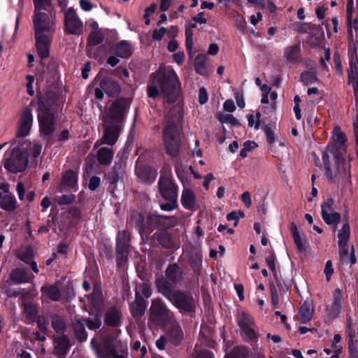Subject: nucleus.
<instances>
[{
	"label": "nucleus",
	"instance_id": "f257e3e1",
	"mask_svg": "<svg viewBox=\"0 0 358 358\" xmlns=\"http://www.w3.org/2000/svg\"><path fill=\"white\" fill-rule=\"evenodd\" d=\"M180 88V82L176 73L171 69L164 70L162 68L153 75L152 82L148 87V96L156 98L162 95L167 104L176 101Z\"/></svg>",
	"mask_w": 358,
	"mask_h": 358
},
{
	"label": "nucleus",
	"instance_id": "f03ea898",
	"mask_svg": "<svg viewBox=\"0 0 358 358\" xmlns=\"http://www.w3.org/2000/svg\"><path fill=\"white\" fill-rule=\"evenodd\" d=\"M334 147L327 149L323 154V161L327 169V176L332 180L343 166V155L346 150L347 138L338 126L334 127L332 131Z\"/></svg>",
	"mask_w": 358,
	"mask_h": 358
},
{
	"label": "nucleus",
	"instance_id": "7ed1b4c3",
	"mask_svg": "<svg viewBox=\"0 0 358 358\" xmlns=\"http://www.w3.org/2000/svg\"><path fill=\"white\" fill-rule=\"evenodd\" d=\"M150 320L157 325L169 329V338L175 345H179L183 339V333L173 314L166 308L161 300L152 301L150 307Z\"/></svg>",
	"mask_w": 358,
	"mask_h": 358
},
{
	"label": "nucleus",
	"instance_id": "20e7f679",
	"mask_svg": "<svg viewBox=\"0 0 358 358\" xmlns=\"http://www.w3.org/2000/svg\"><path fill=\"white\" fill-rule=\"evenodd\" d=\"M91 345L98 358H127L126 343L117 338H107L100 346L96 345L95 339H92Z\"/></svg>",
	"mask_w": 358,
	"mask_h": 358
},
{
	"label": "nucleus",
	"instance_id": "39448f33",
	"mask_svg": "<svg viewBox=\"0 0 358 358\" xmlns=\"http://www.w3.org/2000/svg\"><path fill=\"white\" fill-rule=\"evenodd\" d=\"M33 22L36 34L53 35L56 24L55 11L53 9L35 10Z\"/></svg>",
	"mask_w": 358,
	"mask_h": 358
},
{
	"label": "nucleus",
	"instance_id": "423d86ee",
	"mask_svg": "<svg viewBox=\"0 0 358 358\" xmlns=\"http://www.w3.org/2000/svg\"><path fill=\"white\" fill-rule=\"evenodd\" d=\"M27 159L17 148H10L4 154L3 164L9 172L17 173L24 171L27 166Z\"/></svg>",
	"mask_w": 358,
	"mask_h": 358
},
{
	"label": "nucleus",
	"instance_id": "0eeeda50",
	"mask_svg": "<svg viewBox=\"0 0 358 358\" xmlns=\"http://www.w3.org/2000/svg\"><path fill=\"white\" fill-rule=\"evenodd\" d=\"M38 120L41 136H50L55 131V116L51 109L45 106L43 98L38 101Z\"/></svg>",
	"mask_w": 358,
	"mask_h": 358
},
{
	"label": "nucleus",
	"instance_id": "6e6552de",
	"mask_svg": "<svg viewBox=\"0 0 358 358\" xmlns=\"http://www.w3.org/2000/svg\"><path fill=\"white\" fill-rule=\"evenodd\" d=\"M347 17L350 43L356 52L358 47V0H357V9L353 6V0H348Z\"/></svg>",
	"mask_w": 358,
	"mask_h": 358
},
{
	"label": "nucleus",
	"instance_id": "1a4fd4ad",
	"mask_svg": "<svg viewBox=\"0 0 358 358\" xmlns=\"http://www.w3.org/2000/svg\"><path fill=\"white\" fill-rule=\"evenodd\" d=\"M164 140L167 153L172 157L176 156L180 150V138L175 123L165 128Z\"/></svg>",
	"mask_w": 358,
	"mask_h": 358
},
{
	"label": "nucleus",
	"instance_id": "9d476101",
	"mask_svg": "<svg viewBox=\"0 0 358 358\" xmlns=\"http://www.w3.org/2000/svg\"><path fill=\"white\" fill-rule=\"evenodd\" d=\"M169 300L180 313H191L196 306V302L192 296L179 291L173 292Z\"/></svg>",
	"mask_w": 358,
	"mask_h": 358
},
{
	"label": "nucleus",
	"instance_id": "9b49d317",
	"mask_svg": "<svg viewBox=\"0 0 358 358\" xmlns=\"http://www.w3.org/2000/svg\"><path fill=\"white\" fill-rule=\"evenodd\" d=\"M238 322L241 334L244 339L252 340L256 337V327L250 315L245 312L239 313Z\"/></svg>",
	"mask_w": 358,
	"mask_h": 358
},
{
	"label": "nucleus",
	"instance_id": "f8f14e48",
	"mask_svg": "<svg viewBox=\"0 0 358 358\" xmlns=\"http://www.w3.org/2000/svg\"><path fill=\"white\" fill-rule=\"evenodd\" d=\"M264 131L266 135L268 150L272 156L276 158L282 157L287 151V147L284 142L277 140L273 131L271 128L266 127Z\"/></svg>",
	"mask_w": 358,
	"mask_h": 358
},
{
	"label": "nucleus",
	"instance_id": "ddd939ff",
	"mask_svg": "<svg viewBox=\"0 0 358 358\" xmlns=\"http://www.w3.org/2000/svg\"><path fill=\"white\" fill-rule=\"evenodd\" d=\"M105 132L101 141H96L94 144V147L97 148L101 144H107L109 145H114L117 138L119 129L120 127V124L110 123L108 121H104Z\"/></svg>",
	"mask_w": 358,
	"mask_h": 358
},
{
	"label": "nucleus",
	"instance_id": "4468645a",
	"mask_svg": "<svg viewBox=\"0 0 358 358\" xmlns=\"http://www.w3.org/2000/svg\"><path fill=\"white\" fill-rule=\"evenodd\" d=\"M343 303L342 292L340 289H336L332 293V302L326 306L327 317L333 320L341 313Z\"/></svg>",
	"mask_w": 358,
	"mask_h": 358
},
{
	"label": "nucleus",
	"instance_id": "2eb2a0df",
	"mask_svg": "<svg viewBox=\"0 0 358 358\" xmlns=\"http://www.w3.org/2000/svg\"><path fill=\"white\" fill-rule=\"evenodd\" d=\"M334 201L332 199H328L322 206V216L327 224H337L340 222L341 215L334 212L333 209Z\"/></svg>",
	"mask_w": 358,
	"mask_h": 358
},
{
	"label": "nucleus",
	"instance_id": "dca6fc26",
	"mask_svg": "<svg viewBox=\"0 0 358 358\" xmlns=\"http://www.w3.org/2000/svg\"><path fill=\"white\" fill-rule=\"evenodd\" d=\"M33 124L31 110L24 108L21 112L19 122L17 134L20 136H26L29 134Z\"/></svg>",
	"mask_w": 358,
	"mask_h": 358
},
{
	"label": "nucleus",
	"instance_id": "f3484780",
	"mask_svg": "<svg viewBox=\"0 0 358 358\" xmlns=\"http://www.w3.org/2000/svg\"><path fill=\"white\" fill-rule=\"evenodd\" d=\"M52 35L37 34L35 33L36 48L39 57L45 59L49 57L50 46Z\"/></svg>",
	"mask_w": 358,
	"mask_h": 358
},
{
	"label": "nucleus",
	"instance_id": "a211bd4d",
	"mask_svg": "<svg viewBox=\"0 0 358 358\" xmlns=\"http://www.w3.org/2000/svg\"><path fill=\"white\" fill-rule=\"evenodd\" d=\"M159 192L164 199H177V189L172 180L168 177H162L159 182Z\"/></svg>",
	"mask_w": 358,
	"mask_h": 358
},
{
	"label": "nucleus",
	"instance_id": "6ab92c4d",
	"mask_svg": "<svg viewBox=\"0 0 358 358\" xmlns=\"http://www.w3.org/2000/svg\"><path fill=\"white\" fill-rule=\"evenodd\" d=\"M65 26L66 31L73 34H78L82 27L81 21L72 8H69L65 13Z\"/></svg>",
	"mask_w": 358,
	"mask_h": 358
},
{
	"label": "nucleus",
	"instance_id": "aec40b11",
	"mask_svg": "<svg viewBox=\"0 0 358 358\" xmlns=\"http://www.w3.org/2000/svg\"><path fill=\"white\" fill-rule=\"evenodd\" d=\"M117 250L121 255L118 264L121 265L126 260V255L129 248V234L127 231L120 232L117 236Z\"/></svg>",
	"mask_w": 358,
	"mask_h": 358
},
{
	"label": "nucleus",
	"instance_id": "412c9836",
	"mask_svg": "<svg viewBox=\"0 0 358 358\" xmlns=\"http://www.w3.org/2000/svg\"><path fill=\"white\" fill-rule=\"evenodd\" d=\"M126 110V106L123 103L120 101L115 102L110 108L109 120L107 121L110 123L120 124L124 117Z\"/></svg>",
	"mask_w": 358,
	"mask_h": 358
},
{
	"label": "nucleus",
	"instance_id": "4be33fe9",
	"mask_svg": "<svg viewBox=\"0 0 358 358\" xmlns=\"http://www.w3.org/2000/svg\"><path fill=\"white\" fill-rule=\"evenodd\" d=\"M181 203L186 209L195 211L199 208V203L194 193L189 189H184L181 196Z\"/></svg>",
	"mask_w": 358,
	"mask_h": 358
},
{
	"label": "nucleus",
	"instance_id": "5701e85b",
	"mask_svg": "<svg viewBox=\"0 0 358 358\" xmlns=\"http://www.w3.org/2000/svg\"><path fill=\"white\" fill-rule=\"evenodd\" d=\"M291 231L296 248L300 252L306 251L308 244L303 234L299 230L297 225L292 222L291 224Z\"/></svg>",
	"mask_w": 358,
	"mask_h": 358
},
{
	"label": "nucleus",
	"instance_id": "b1692460",
	"mask_svg": "<svg viewBox=\"0 0 358 358\" xmlns=\"http://www.w3.org/2000/svg\"><path fill=\"white\" fill-rule=\"evenodd\" d=\"M357 58H352L348 70L349 82L352 84L356 104L358 106V70L356 66Z\"/></svg>",
	"mask_w": 358,
	"mask_h": 358
},
{
	"label": "nucleus",
	"instance_id": "393cba45",
	"mask_svg": "<svg viewBox=\"0 0 358 358\" xmlns=\"http://www.w3.org/2000/svg\"><path fill=\"white\" fill-rule=\"evenodd\" d=\"M339 248L340 260L343 264L352 266L356 263V257L355 254L354 246H351L350 252L349 253L348 246L345 245Z\"/></svg>",
	"mask_w": 358,
	"mask_h": 358
},
{
	"label": "nucleus",
	"instance_id": "a878e982",
	"mask_svg": "<svg viewBox=\"0 0 358 358\" xmlns=\"http://www.w3.org/2000/svg\"><path fill=\"white\" fill-rule=\"evenodd\" d=\"M101 87L104 90L105 93L109 96H115L120 91L119 85L108 78H104L101 80Z\"/></svg>",
	"mask_w": 358,
	"mask_h": 358
},
{
	"label": "nucleus",
	"instance_id": "bb28decb",
	"mask_svg": "<svg viewBox=\"0 0 358 358\" xmlns=\"http://www.w3.org/2000/svg\"><path fill=\"white\" fill-rule=\"evenodd\" d=\"M55 350L58 355H64L71 345L67 337L62 336L55 338Z\"/></svg>",
	"mask_w": 358,
	"mask_h": 358
},
{
	"label": "nucleus",
	"instance_id": "cd10ccee",
	"mask_svg": "<svg viewBox=\"0 0 358 358\" xmlns=\"http://www.w3.org/2000/svg\"><path fill=\"white\" fill-rule=\"evenodd\" d=\"M313 308L309 301H306L301 306L299 313V320L301 323H307L313 317Z\"/></svg>",
	"mask_w": 358,
	"mask_h": 358
},
{
	"label": "nucleus",
	"instance_id": "c85d7f7f",
	"mask_svg": "<svg viewBox=\"0 0 358 358\" xmlns=\"http://www.w3.org/2000/svg\"><path fill=\"white\" fill-rule=\"evenodd\" d=\"M300 46L292 45L286 48L284 50L283 58L289 63H295L299 59Z\"/></svg>",
	"mask_w": 358,
	"mask_h": 358
},
{
	"label": "nucleus",
	"instance_id": "c756f323",
	"mask_svg": "<svg viewBox=\"0 0 358 358\" xmlns=\"http://www.w3.org/2000/svg\"><path fill=\"white\" fill-rule=\"evenodd\" d=\"M0 206L2 209L6 211H13L16 208V199L10 194L3 195L0 192Z\"/></svg>",
	"mask_w": 358,
	"mask_h": 358
},
{
	"label": "nucleus",
	"instance_id": "7c9ffc66",
	"mask_svg": "<svg viewBox=\"0 0 358 358\" xmlns=\"http://www.w3.org/2000/svg\"><path fill=\"white\" fill-rule=\"evenodd\" d=\"M30 276L27 271L22 268H16L12 271L10 275V280L13 284H22L27 282Z\"/></svg>",
	"mask_w": 358,
	"mask_h": 358
},
{
	"label": "nucleus",
	"instance_id": "2f4dec72",
	"mask_svg": "<svg viewBox=\"0 0 358 358\" xmlns=\"http://www.w3.org/2000/svg\"><path fill=\"white\" fill-rule=\"evenodd\" d=\"M166 110L168 111L166 114L167 120H173V121L180 120L182 117V106L179 103H174L170 106H166Z\"/></svg>",
	"mask_w": 358,
	"mask_h": 358
},
{
	"label": "nucleus",
	"instance_id": "473e14b6",
	"mask_svg": "<svg viewBox=\"0 0 358 358\" xmlns=\"http://www.w3.org/2000/svg\"><path fill=\"white\" fill-rule=\"evenodd\" d=\"M97 157L101 164L107 165L110 164L113 157V152L110 148H101L97 152Z\"/></svg>",
	"mask_w": 358,
	"mask_h": 358
},
{
	"label": "nucleus",
	"instance_id": "72a5a7b5",
	"mask_svg": "<svg viewBox=\"0 0 358 358\" xmlns=\"http://www.w3.org/2000/svg\"><path fill=\"white\" fill-rule=\"evenodd\" d=\"M350 235V227L348 223L344 224L338 233V247L348 245V242Z\"/></svg>",
	"mask_w": 358,
	"mask_h": 358
},
{
	"label": "nucleus",
	"instance_id": "f704fd0d",
	"mask_svg": "<svg viewBox=\"0 0 358 358\" xmlns=\"http://www.w3.org/2000/svg\"><path fill=\"white\" fill-rule=\"evenodd\" d=\"M195 70L200 75L205 76L208 73L206 66V55L199 54L195 58Z\"/></svg>",
	"mask_w": 358,
	"mask_h": 358
},
{
	"label": "nucleus",
	"instance_id": "c9c22d12",
	"mask_svg": "<svg viewBox=\"0 0 358 358\" xmlns=\"http://www.w3.org/2000/svg\"><path fill=\"white\" fill-rule=\"evenodd\" d=\"M131 312L134 316H141L144 314L146 309V306L142 298L136 297L131 306Z\"/></svg>",
	"mask_w": 358,
	"mask_h": 358
},
{
	"label": "nucleus",
	"instance_id": "e433bc0d",
	"mask_svg": "<svg viewBox=\"0 0 358 358\" xmlns=\"http://www.w3.org/2000/svg\"><path fill=\"white\" fill-rule=\"evenodd\" d=\"M156 285L159 292L162 293L168 299L173 294L169 283L164 278H158L156 280Z\"/></svg>",
	"mask_w": 358,
	"mask_h": 358
},
{
	"label": "nucleus",
	"instance_id": "4c0bfd02",
	"mask_svg": "<svg viewBox=\"0 0 358 358\" xmlns=\"http://www.w3.org/2000/svg\"><path fill=\"white\" fill-rule=\"evenodd\" d=\"M85 320L79 319L73 323V329L76 337L80 341H85L87 338V334L85 329Z\"/></svg>",
	"mask_w": 358,
	"mask_h": 358
},
{
	"label": "nucleus",
	"instance_id": "58836bf2",
	"mask_svg": "<svg viewBox=\"0 0 358 358\" xmlns=\"http://www.w3.org/2000/svg\"><path fill=\"white\" fill-rule=\"evenodd\" d=\"M120 312L114 307L110 308L106 314V322L110 326H117L120 322Z\"/></svg>",
	"mask_w": 358,
	"mask_h": 358
},
{
	"label": "nucleus",
	"instance_id": "ea45409f",
	"mask_svg": "<svg viewBox=\"0 0 358 358\" xmlns=\"http://www.w3.org/2000/svg\"><path fill=\"white\" fill-rule=\"evenodd\" d=\"M115 51V54L119 57H128L131 55L133 48L129 43L122 41L117 45Z\"/></svg>",
	"mask_w": 358,
	"mask_h": 358
},
{
	"label": "nucleus",
	"instance_id": "a19ab883",
	"mask_svg": "<svg viewBox=\"0 0 358 358\" xmlns=\"http://www.w3.org/2000/svg\"><path fill=\"white\" fill-rule=\"evenodd\" d=\"M43 296L54 301L60 298V292L55 286H44L41 288Z\"/></svg>",
	"mask_w": 358,
	"mask_h": 358
},
{
	"label": "nucleus",
	"instance_id": "79ce46f5",
	"mask_svg": "<svg viewBox=\"0 0 358 358\" xmlns=\"http://www.w3.org/2000/svg\"><path fill=\"white\" fill-rule=\"evenodd\" d=\"M90 299V298H88ZM92 306L94 308L98 315L101 312L103 308V299L101 294L99 288L94 289V294L92 298H90Z\"/></svg>",
	"mask_w": 358,
	"mask_h": 358
},
{
	"label": "nucleus",
	"instance_id": "37998d69",
	"mask_svg": "<svg viewBox=\"0 0 358 358\" xmlns=\"http://www.w3.org/2000/svg\"><path fill=\"white\" fill-rule=\"evenodd\" d=\"M249 355V350L244 347L235 348L230 354L227 355L224 358H247Z\"/></svg>",
	"mask_w": 358,
	"mask_h": 358
},
{
	"label": "nucleus",
	"instance_id": "c03bdc74",
	"mask_svg": "<svg viewBox=\"0 0 358 358\" xmlns=\"http://www.w3.org/2000/svg\"><path fill=\"white\" fill-rule=\"evenodd\" d=\"M17 257L24 262L29 264L33 259L34 254L32 250L29 248H22L17 252Z\"/></svg>",
	"mask_w": 358,
	"mask_h": 358
},
{
	"label": "nucleus",
	"instance_id": "a18cd8bd",
	"mask_svg": "<svg viewBox=\"0 0 358 358\" xmlns=\"http://www.w3.org/2000/svg\"><path fill=\"white\" fill-rule=\"evenodd\" d=\"M180 273V268L175 264L169 266L166 271L167 278L173 282H176L178 280Z\"/></svg>",
	"mask_w": 358,
	"mask_h": 358
},
{
	"label": "nucleus",
	"instance_id": "49530a36",
	"mask_svg": "<svg viewBox=\"0 0 358 358\" xmlns=\"http://www.w3.org/2000/svg\"><path fill=\"white\" fill-rule=\"evenodd\" d=\"M151 294L150 285L148 283L138 285L136 287V297L141 298L143 296L148 298L151 296Z\"/></svg>",
	"mask_w": 358,
	"mask_h": 358
},
{
	"label": "nucleus",
	"instance_id": "de8ad7c7",
	"mask_svg": "<svg viewBox=\"0 0 358 358\" xmlns=\"http://www.w3.org/2000/svg\"><path fill=\"white\" fill-rule=\"evenodd\" d=\"M62 182L66 186L75 187L77 182L76 174L72 171H66L63 176Z\"/></svg>",
	"mask_w": 358,
	"mask_h": 358
},
{
	"label": "nucleus",
	"instance_id": "09e8293b",
	"mask_svg": "<svg viewBox=\"0 0 358 358\" xmlns=\"http://www.w3.org/2000/svg\"><path fill=\"white\" fill-rule=\"evenodd\" d=\"M339 19L337 17H332L331 19L327 20L325 22V27L327 35L329 36L331 34V29L334 32L337 33L338 31Z\"/></svg>",
	"mask_w": 358,
	"mask_h": 358
},
{
	"label": "nucleus",
	"instance_id": "8fccbe9b",
	"mask_svg": "<svg viewBox=\"0 0 358 358\" xmlns=\"http://www.w3.org/2000/svg\"><path fill=\"white\" fill-rule=\"evenodd\" d=\"M52 328L57 333H63L66 329V324L63 319L59 316H55L52 320Z\"/></svg>",
	"mask_w": 358,
	"mask_h": 358
},
{
	"label": "nucleus",
	"instance_id": "3c124183",
	"mask_svg": "<svg viewBox=\"0 0 358 358\" xmlns=\"http://www.w3.org/2000/svg\"><path fill=\"white\" fill-rule=\"evenodd\" d=\"M35 10H47L52 9L50 5V0H33Z\"/></svg>",
	"mask_w": 358,
	"mask_h": 358
},
{
	"label": "nucleus",
	"instance_id": "603ef678",
	"mask_svg": "<svg viewBox=\"0 0 358 358\" xmlns=\"http://www.w3.org/2000/svg\"><path fill=\"white\" fill-rule=\"evenodd\" d=\"M257 145L254 141H246L243 144V148L240 152V155L243 158L247 157L248 153L255 149Z\"/></svg>",
	"mask_w": 358,
	"mask_h": 358
},
{
	"label": "nucleus",
	"instance_id": "864d4df0",
	"mask_svg": "<svg viewBox=\"0 0 358 358\" xmlns=\"http://www.w3.org/2000/svg\"><path fill=\"white\" fill-rule=\"evenodd\" d=\"M301 80L306 85L313 83L317 79L316 73L315 71H306L301 74Z\"/></svg>",
	"mask_w": 358,
	"mask_h": 358
},
{
	"label": "nucleus",
	"instance_id": "5fc2aeb1",
	"mask_svg": "<svg viewBox=\"0 0 358 358\" xmlns=\"http://www.w3.org/2000/svg\"><path fill=\"white\" fill-rule=\"evenodd\" d=\"M219 120L222 123L231 124L232 125H239L238 121L230 114H221Z\"/></svg>",
	"mask_w": 358,
	"mask_h": 358
},
{
	"label": "nucleus",
	"instance_id": "6e6d98bb",
	"mask_svg": "<svg viewBox=\"0 0 358 358\" xmlns=\"http://www.w3.org/2000/svg\"><path fill=\"white\" fill-rule=\"evenodd\" d=\"M103 38L101 33L99 31L92 32L88 39V43L91 45H96L102 42Z\"/></svg>",
	"mask_w": 358,
	"mask_h": 358
},
{
	"label": "nucleus",
	"instance_id": "4d7b16f0",
	"mask_svg": "<svg viewBox=\"0 0 358 358\" xmlns=\"http://www.w3.org/2000/svg\"><path fill=\"white\" fill-rule=\"evenodd\" d=\"M261 114L257 113L256 115H248L247 119L248 121V125L251 127H255V129H258L259 127V121H260Z\"/></svg>",
	"mask_w": 358,
	"mask_h": 358
},
{
	"label": "nucleus",
	"instance_id": "13d9d810",
	"mask_svg": "<svg viewBox=\"0 0 358 358\" xmlns=\"http://www.w3.org/2000/svg\"><path fill=\"white\" fill-rule=\"evenodd\" d=\"M167 32L168 30L164 27L156 28L152 33V39L159 41Z\"/></svg>",
	"mask_w": 358,
	"mask_h": 358
},
{
	"label": "nucleus",
	"instance_id": "bf43d9fd",
	"mask_svg": "<svg viewBox=\"0 0 358 358\" xmlns=\"http://www.w3.org/2000/svg\"><path fill=\"white\" fill-rule=\"evenodd\" d=\"M168 203H162L160 205L161 208L165 211H171L176 208L177 207V199H167Z\"/></svg>",
	"mask_w": 358,
	"mask_h": 358
},
{
	"label": "nucleus",
	"instance_id": "052dcab7",
	"mask_svg": "<svg viewBox=\"0 0 358 358\" xmlns=\"http://www.w3.org/2000/svg\"><path fill=\"white\" fill-rule=\"evenodd\" d=\"M266 262L268 268L272 271L274 275L276 274V268H275V256L273 253H270L268 256L266 258Z\"/></svg>",
	"mask_w": 358,
	"mask_h": 358
},
{
	"label": "nucleus",
	"instance_id": "680f3d73",
	"mask_svg": "<svg viewBox=\"0 0 358 358\" xmlns=\"http://www.w3.org/2000/svg\"><path fill=\"white\" fill-rule=\"evenodd\" d=\"M156 8H157V4L152 3L150 5V6L146 8V9L145 10V14H144L143 17L145 20V22L147 25L150 24V20L149 17L152 13H154V12L156 10Z\"/></svg>",
	"mask_w": 358,
	"mask_h": 358
},
{
	"label": "nucleus",
	"instance_id": "e2e57ef3",
	"mask_svg": "<svg viewBox=\"0 0 358 358\" xmlns=\"http://www.w3.org/2000/svg\"><path fill=\"white\" fill-rule=\"evenodd\" d=\"M334 268H333L332 262H331V261L328 260L326 262L324 270V274L326 275V278H327V281L330 280V279L331 278V275L334 273Z\"/></svg>",
	"mask_w": 358,
	"mask_h": 358
},
{
	"label": "nucleus",
	"instance_id": "0e129e2a",
	"mask_svg": "<svg viewBox=\"0 0 358 358\" xmlns=\"http://www.w3.org/2000/svg\"><path fill=\"white\" fill-rule=\"evenodd\" d=\"M31 151L33 157L37 159L38 157H39L41 153L43 152L42 145L36 142L34 143Z\"/></svg>",
	"mask_w": 358,
	"mask_h": 358
},
{
	"label": "nucleus",
	"instance_id": "69168bd1",
	"mask_svg": "<svg viewBox=\"0 0 358 358\" xmlns=\"http://www.w3.org/2000/svg\"><path fill=\"white\" fill-rule=\"evenodd\" d=\"M85 323L91 330L96 329L101 326V321L98 317H96L92 320H85Z\"/></svg>",
	"mask_w": 358,
	"mask_h": 358
},
{
	"label": "nucleus",
	"instance_id": "338daca9",
	"mask_svg": "<svg viewBox=\"0 0 358 358\" xmlns=\"http://www.w3.org/2000/svg\"><path fill=\"white\" fill-rule=\"evenodd\" d=\"M208 96L206 90L204 87H201L199 92V101L201 104H204L207 102Z\"/></svg>",
	"mask_w": 358,
	"mask_h": 358
},
{
	"label": "nucleus",
	"instance_id": "774afa93",
	"mask_svg": "<svg viewBox=\"0 0 358 358\" xmlns=\"http://www.w3.org/2000/svg\"><path fill=\"white\" fill-rule=\"evenodd\" d=\"M241 201L246 208H250L252 205L251 196L249 192H245L241 194Z\"/></svg>",
	"mask_w": 358,
	"mask_h": 358
}]
</instances>
